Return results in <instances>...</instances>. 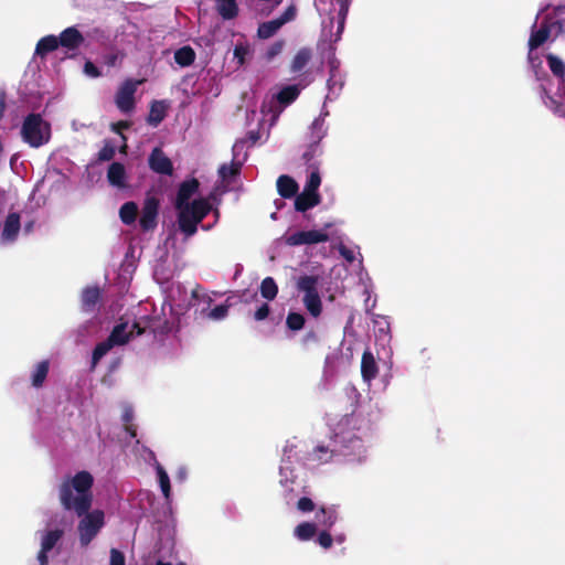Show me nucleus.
Segmentation results:
<instances>
[{
	"label": "nucleus",
	"mask_w": 565,
	"mask_h": 565,
	"mask_svg": "<svg viewBox=\"0 0 565 565\" xmlns=\"http://www.w3.org/2000/svg\"><path fill=\"white\" fill-rule=\"evenodd\" d=\"M311 60V51L309 49H301L295 55L291 63V72H301Z\"/></svg>",
	"instance_id": "nucleus-32"
},
{
	"label": "nucleus",
	"mask_w": 565,
	"mask_h": 565,
	"mask_svg": "<svg viewBox=\"0 0 565 565\" xmlns=\"http://www.w3.org/2000/svg\"><path fill=\"white\" fill-rule=\"evenodd\" d=\"M159 203L154 198H147L143 202L139 224L143 231L156 227Z\"/></svg>",
	"instance_id": "nucleus-17"
},
{
	"label": "nucleus",
	"mask_w": 565,
	"mask_h": 565,
	"mask_svg": "<svg viewBox=\"0 0 565 565\" xmlns=\"http://www.w3.org/2000/svg\"><path fill=\"white\" fill-rule=\"evenodd\" d=\"M329 116V111L326 109V105L322 107L321 114L317 117L311 126L309 132V139L315 147H318L319 142L326 137L328 128L326 126V118Z\"/></svg>",
	"instance_id": "nucleus-20"
},
{
	"label": "nucleus",
	"mask_w": 565,
	"mask_h": 565,
	"mask_svg": "<svg viewBox=\"0 0 565 565\" xmlns=\"http://www.w3.org/2000/svg\"><path fill=\"white\" fill-rule=\"evenodd\" d=\"M300 88L298 85H288L284 87L278 94L265 100L262 106V114L264 119L267 114H271L270 126L278 119L282 108L291 104L299 95Z\"/></svg>",
	"instance_id": "nucleus-8"
},
{
	"label": "nucleus",
	"mask_w": 565,
	"mask_h": 565,
	"mask_svg": "<svg viewBox=\"0 0 565 565\" xmlns=\"http://www.w3.org/2000/svg\"><path fill=\"white\" fill-rule=\"evenodd\" d=\"M233 158L232 162L235 163L236 167H243L247 159V152H246V141L238 140L233 146Z\"/></svg>",
	"instance_id": "nucleus-35"
},
{
	"label": "nucleus",
	"mask_w": 565,
	"mask_h": 565,
	"mask_svg": "<svg viewBox=\"0 0 565 565\" xmlns=\"http://www.w3.org/2000/svg\"><path fill=\"white\" fill-rule=\"evenodd\" d=\"M149 166L158 173L171 174L172 172V163L170 159L158 148L151 152L149 157Z\"/></svg>",
	"instance_id": "nucleus-21"
},
{
	"label": "nucleus",
	"mask_w": 565,
	"mask_h": 565,
	"mask_svg": "<svg viewBox=\"0 0 565 565\" xmlns=\"http://www.w3.org/2000/svg\"><path fill=\"white\" fill-rule=\"evenodd\" d=\"M84 73H85V75H87L88 77H92V78H96L100 75V72L97 68V66L89 61L86 62L84 65Z\"/></svg>",
	"instance_id": "nucleus-50"
},
{
	"label": "nucleus",
	"mask_w": 565,
	"mask_h": 565,
	"mask_svg": "<svg viewBox=\"0 0 565 565\" xmlns=\"http://www.w3.org/2000/svg\"><path fill=\"white\" fill-rule=\"evenodd\" d=\"M138 206L135 202H126L119 210V216L122 223L131 225L137 217Z\"/></svg>",
	"instance_id": "nucleus-31"
},
{
	"label": "nucleus",
	"mask_w": 565,
	"mask_h": 565,
	"mask_svg": "<svg viewBox=\"0 0 565 565\" xmlns=\"http://www.w3.org/2000/svg\"><path fill=\"white\" fill-rule=\"evenodd\" d=\"M57 38L60 45L67 52H72V56L84 43V36L76 26L66 28Z\"/></svg>",
	"instance_id": "nucleus-18"
},
{
	"label": "nucleus",
	"mask_w": 565,
	"mask_h": 565,
	"mask_svg": "<svg viewBox=\"0 0 565 565\" xmlns=\"http://www.w3.org/2000/svg\"><path fill=\"white\" fill-rule=\"evenodd\" d=\"M277 190L282 198H292L298 191V184L292 178L280 175L277 180Z\"/></svg>",
	"instance_id": "nucleus-24"
},
{
	"label": "nucleus",
	"mask_w": 565,
	"mask_h": 565,
	"mask_svg": "<svg viewBox=\"0 0 565 565\" xmlns=\"http://www.w3.org/2000/svg\"><path fill=\"white\" fill-rule=\"evenodd\" d=\"M166 116V105L163 102H153L148 115V122L158 126Z\"/></svg>",
	"instance_id": "nucleus-30"
},
{
	"label": "nucleus",
	"mask_w": 565,
	"mask_h": 565,
	"mask_svg": "<svg viewBox=\"0 0 565 565\" xmlns=\"http://www.w3.org/2000/svg\"><path fill=\"white\" fill-rule=\"evenodd\" d=\"M178 565H185L184 563H179Z\"/></svg>",
	"instance_id": "nucleus-62"
},
{
	"label": "nucleus",
	"mask_w": 565,
	"mask_h": 565,
	"mask_svg": "<svg viewBox=\"0 0 565 565\" xmlns=\"http://www.w3.org/2000/svg\"><path fill=\"white\" fill-rule=\"evenodd\" d=\"M318 544L323 548H330L333 543V539L328 531H321L317 537Z\"/></svg>",
	"instance_id": "nucleus-49"
},
{
	"label": "nucleus",
	"mask_w": 565,
	"mask_h": 565,
	"mask_svg": "<svg viewBox=\"0 0 565 565\" xmlns=\"http://www.w3.org/2000/svg\"><path fill=\"white\" fill-rule=\"evenodd\" d=\"M47 553L49 552H44L43 548L40 550L39 555H38V559L40 562V565H47L49 564Z\"/></svg>",
	"instance_id": "nucleus-54"
},
{
	"label": "nucleus",
	"mask_w": 565,
	"mask_h": 565,
	"mask_svg": "<svg viewBox=\"0 0 565 565\" xmlns=\"http://www.w3.org/2000/svg\"><path fill=\"white\" fill-rule=\"evenodd\" d=\"M305 317L303 315L295 311H289L286 317V327L290 331H300L305 327Z\"/></svg>",
	"instance_id": "nucleus-39"
},
{
	"label": "nucleus",
	"mask_w": 565,
	"mask_h": 565,
	"mask_svg": "<svg viewBox=\"0 0 565 565\" xmlns=\"http://www.w3.org/2000/svg\"><path fill=\"white\" fill-rule=\"evenodd\" d=\"M330 224H326L322 230L297 231L284 236L285 243L289 246L313 245L329 239L327 230Z\"/></svg>",
	"instance_id": "nucleus-11"
},
{
	"label": "nucleus",
	"mask_w": 565,
	"mask_h": 565,
	"mask_svg": "<svg viewBox=\"0 0 565 565\" xmlns=\"http://www.w3.org/2000/svg\"><path fill=\"white\" fill-rule=\"evenodd\" d=\"M317 533V524L312 522H302L295 527L294 534L300 541H309Z\"/></svg>",
	"instance_id": "nucleus-29"
},
{
	"label": "nucleus",
	"mask_w": 565,
	"mask_h": 565,
	"mask_svg": "<svg viewBox=\"0 0 565 565\" xmlns=\"http://www.w3.org/2000/svg\"><path fill=\"white\" fill-rule=\"evenodd\" d=\"M140 84L141 81L127 79L119 87L116 94V105L121 111L128 113L134 108V96Z\"/></svg>",
	"instance_id": "nucleus-14"
},
{
	"label": "nucleus",
	"mask_w": 565,
	"mask_h": 565,
	"mask_svg": "<svg viewBox=\"0 0 565 565\" xmlns=\"http://www.w3.org/2000/svg\"><path fill=\"white\" fill-rule=\"evenodd\" d=\"M157 473H158V479H159L161 491H162L164 498L169 499L170 491H171L169 476L160 465L157 466Z\"/></svg>",
	"instance_id": "nucleus-42"
},
{
	"label": "nucleus",
	"mask_w": 565,
	"mask_h": 565,
	"mask_svg": "<svg viewBox=\"0 0 565 565\" xmlns=\"http://www.w3.org/2000/svg\"><path fill=\"white\" fill-rule=\"evenodd\" d=\"M21 137L30 147L40 148L51 139V125L40 114H30L22 122Z\"/></svg>",
	"instance_id": "nucleus-7"
},
{
	"label": "nucleus",
	"mask_w": 565,
	"mask_h": 565,
	"mask_svg": "<svg viewBox=\"0 0 565 565\" xmlns=\"http://www.w3.org/2000/svg\"><path fill=\"white\" fill-rule=\"evenodd\" d=\"M321 184V177L319 169L317 167H310L309 175L305 185V190L311 192H318V189Z\"/></svg>",
	"instance_id": "nucleus-41"
},
{
	"label": "nucleus",
	"mask_w": 565,
	"mask_h": 565,
	"mask_svg": "<svg viewBox=\"0 0 565 565\" xmlns=\"http://www.w3.org/2000/svg\"><path fill=\"white\" fill-rule=\"evenodd\" d=\"M544 104L555 114L565 117V103L563 100H557L552 96H546L544 98Z\"/></svg>",
	"instance_id": "nucleus-43"
},
{
	"label": "nucleus",
	"mask_w": 565,
	"mask_h": 565,
	"mask_svg": "<svg viewBox=\"0 0 565 565\" xmlns=\"http://www.w3.org/2000/svg\"><path fill=\"white\" fill-rule=\"evenodd\" d=\"M546 60L551 72L559 79L561 83H563L565 75V65L563 61L554 54H548Z\"/></svg>",
	"instance_id": "nucleus-34"
},
{
	"label": "nucleus",
	"mask_w": 565,
	"mask_h": 565,
	"mask_svg": "<svg viewBox=\"0 0 565 565\" xmlns=\"http://www.w3.org/2000/svg\"><path fill=\"white\" fill-rule=\"evenodd\" d=\"M278 294V287L274 278L266 277L260 284V295L267 300H274Z\"/></svg>",
	"instance_id": "nucleus-36"
},
{
	"label": "nucleus",
	"mask_w": 565,
	"mask_h": 565,
	"mask_svg": "<svg viewBox=\"0 0 565 565\" xmlns=\"http://www.w3.org/2000/svg\"><path fill=\"white\" fill-rule=\"evenodd\" d=\"M143 332L140 326L136 322H120L111 331L107 340L98 343L93 351L92 369H95L97 363L116 345L126 344L135 335Z\"/></svg>",
	"instance_id": "nucleus-6"
},
{
	"label": "nucleus",
	"mask_w": 565,
	"mask_h": 565,
	"mask_svg": "<svg viewBox=\"0 0 565 565\" xmlns=\"http://www.w3.org/2000/svg\"><path fill=\"white\" fill-rule=\"evenodd\" d=\"M6 110V94L0 92V119L3 117Z\"/></svg>",
	"instance_id": "nucleus-55"
},
{
	"label": "nucleus",
	"mask_w": 565,
	"mask_h": 565,
	"mask_svg": "<svg viewBox=\"0 0 565 565\" xmlns=\"http://www.w3.org/2000/svg\"><path fill=\"white\" fill-rule=\"evenodd\" d=\"M269 315V306L267 303H263L254 313V318L257 321L265 320Z\"/></svg>",
	"instance_id": "nucleus-51"
},
{
	"label": "nucleus",
	"mask_w": 565,
	"mask_h": 565,
	"mask_svg": "<svg viewBox=\"0 0 565 565\" xmlns=\"http://www.w3.org/2000/svg\"><path fill=\"white\" fill-rule=\"evenodd\" d=\"M100 158H102V159H109V158H110V154H108V152H106V150H103V151L100 152Z\"/></svg>",
	"instance_id": "nucleus-57"
},
{
	"label": "nucleus",
	"mask_w": 565,
	"mask_h": 565,
	"mask_svg": "<svg viewBox=\"0 0 565 565\" xmlns=\"http://www.w3.org/2000/svg\"><path fill=\"white\" fill-rule=\"evenodd\" d=\"M341 428L339 431H334V436L328 446H317L315 454L318 460L327 462L334 454L351 455L349 449H355L362 447V440L356 437L351 429H347L344 426H337Z\"/></svg>",
	"instance_id": "nucleus-5"
},
{
	"label": "nucleus",
	"mask_w": 565,
	"mask_h": 565,
	"mask_svg": "<svg viewBox=\"0 0 565 565\" xmlns=\"http://www.w3.org/2000/svg\"><path fill=\"white\" fill-rule=\"evenodd\" d=\"M78 523L79 542L82 546H87L97 535L104 525V512L100 510H89L82 515Z\"/></svg>",
	"instance_id": "nucleus-10"
},
{
	"label": "nucleus",
	"mask_w": 565,
	"mask_h": 565,
	"mask_svg": "<svg viewBox=\"0 0 565 565\" xmlns=\"http://www.w3.org/2000/svg\"><path fill=\"white\" fill-rule=\"evenodd\" d=\"M156 565H172L170 562L158 561Z\"/></svg>",
	"instance_id": "nucleus-60"
},
{
	"label": "nucleus",
	"mask_w": 565,
	"mask_h": 565,
	"mask_svg": "<svg viewBox=\"0 0 565 565\" xmlns=\"http://www.w3.org/2000/svg\"><path fill=\"white\" fill-rule=\"evenodd\" d=\"M99 289L96 287H88L82 294V306L86 311L94 310L95 306L99 300Z\"/></svg>",
	"instance_id": "nucleus-28"
},
{
	"label": "nucleus",
	"mask_w": 565,
	"mask_h": 565,
	"mask_svg": "<svg viewBox=\"0 0 565 565\" xmlns=\"http://www.w3.org/2000/svg\"><path fill=\"white\" fill-rule=\"evenodd\" d=\"M134 426H129V425H126L125 428L127 431H129L131 434V436H135V431L131 430Z\"/></svg>",
	"instance_id": "nucleus-59"
},
{
	"label": "nucleus",
	"mask_w": 565,
	"mask_h": 565,
	"mask_svg": "<svg viewBox=\"0 0 565 565\" xmlns=\"http://www.w3.org/2000/svg\"><path fill=\"white\" fill-rule=\"evenodd\" d=\"M315 508V502L308 497H302L297 502V509L303 513L312 512Z\"/></svg>",
	"instance_id": "nucleus-46"
},
{
	"label": "nucleus",
	"mask_w": 565,
	"mask_h": 565,
	"mask_svg": "<svg viewBox=\"0 0 565 565\" xmlns=\"http://www.w3.org/2000/svg\"><path fill=\"white\" fill-rule=\"evenodd\" d=\"M94 479L88 471L77 472L71 481L60 486V501L65 510H73L78 516L85 514L92 507L90 489Z\"/></svg>",
	"instance_id": "nucleus-3"
},
{
	"label": "nucleus",
	"mask_w": 565,
	"mask_h": 565,
	"mask_svg": "<svg viewBox=\"0 0 565 565\" xmlns=\"http://www.w3.org/2000/svg\"><path fill=\"white\" fill-rule=\"evenodd\" d=\"M372 321L374 326L376 344L382 347V349L387 353V355H391L392 350L390 348V343L392 340V335L388 318L381 315H373Z\"/></svg>",
	"instance_id": "nucleus-15"
},
{
	"label": "nucleus",
	"mask_w": 565,
	"mask_h": 565,
	"mask_svg": "<svg viewBox=\"0 0 565 565\" xmlns=\"http://www.w3.org/2000/svg\"><path fill=\"white\" fill-rule=\"evenodd\" d=\"M32 226H33V223H31V222H30V223H28V224H25V226H24L25 232H26V233L31 232Z\"/></svg>",
	"instance_id": "nucleus-58"
},
{
	"label": "nucleus",
	"mask_w": 565,
	"mask_h": 565,
	"mask_svg": "<svg viewBox=\"0 0 565 565\" xmlns=\"http://www.w3.org/2000/svg\"><path fill=\"white\" fill-rule=\"evenodd\" d=\"M107 178L110 184L118 188H124L126 179L125 167L118 162L111 163L108 169Z\"/></svg>",
	"instance_id": "nucleus-25"
},
{
	"label": "nucleus",
	"mask_w": 565,
	"mask_h": 565,
	"mask_svg": "<svg viewBox=\"0 0 565 565\" xmlns=\"http://www.w3.org/2000/svg\"><path fill=\"white\" fill-rule=\"evenodd\" d=\"M317 527L330 529L337 522V513L332 509L320 508L316 513Z\"/></svg>",
	"instance_id": "nucleus-27"
},
{
	"label": "nucleus",
	"mask_w": 565,
	"mask_h": 565,
	"mask_svg": "<svg viewBox=\"0 0 565 565\" xmlns=\"http://www.w3.org/2000/svg\"><path fill=\"white\" fill-rule=\"evenodd\" d=\"M350 2L351 0H315L324 41L338 42L341 39Z\"/></svg>",
	"instance_id": "nucleus-4"
},
{
	"label": "nucleus",
	"mask_w": 565,
	"mask_h": 565,
	"mask_svg": "<svg viewBox=\"0 0 565 565\" xmlns=\"http://www.w3.org/2000/svg\"><path fill=\"white\" fill-rule=\"evenodd\" d=\"M320 203V195L318 192L305 190L295 199V207L299 212H306Z\"/></svg>",
	"instance_id": "nucleus-22"
},
{
	"label": "nucleus",
	"mask_w": 565,
	"mask_h": 565,
	"mask_svg": "<svg viewBox=\"0 0 565 565\" xmlns=\"http://www.w3.org/2000/svg\"><path fill=\"white\" fill-rule=\"evenodd\" d=\"M239 171L241 167H236L232 161L231 163H224L218 168L220 183L210 192V199L213 202H216V206L220 204L221 196L230 190L232 181Z\"/></svg>",
	"instance_id": "nucleus-12"
},
{
	"label": "nucleus",
	"mask_w": 565,
	"mask_h": 565,
	"mask_svg": "<svg viewBox=\"0 0 565 565\" xmlns=\"http://www.w3.org/2000/svg\"><path fill=\"white\" fill-rule=\"evenodd\" d=\"M249 54V47L246 44L238 43L234 47L233 56L237 64L242 66L245 63L246 56Z\"/></svg>",
	"instance_id": "nucleus-44"
},
{
	"label": "nucleus",
	"mask_w": 565,
	"mask_h": 565,
	"mask_svg": "<svg viewBox=\"0 0 565 565\" xmlns=\"http://www.w3.org/2000/svg\"><path fill=\"white\" fill-rule=\"evenodd\" d=\"M361 373L364 382H366L369 385L377 375V365L373 354L370 351H365L362 355Z\"/></svg>",
	"instance_id": "nucleus-23"
},
{
	"label": "nucleus",
	"mask_w": 565,
	"mask_h": 565,
	"mask_svg": "<svg viewBox=\"0 0 565 565\" xmlns=\"http://www.w3.org/2000/svg\"><path fill=\"white\" fill-rule=\"evenodd\" d=\"M228 305H218L209 311H202L203 316L213 321H221L228 315Z\"/></svg>",
	"instance_id": "nucleus-40"
},
{
	"label": "nucleus",
	"mask_w": 565,
	"mask_h": 565,
	"mask_svg": "<svg viewBox=\"0 0 565 565\" xmlns=\"http://www.w3.org/2000/svg\"><path fill=\"white\" fill-rule=\"evenodd\" d=\"M282 49H284V41H277V42L273 43L266 52V60L271 61L274 57H276L277 55H279L281 53Z\"/></svg>",
	"instance_id": "nucleus-47"
},
{
	"label": "nucleus",
	"mask_w": 565,
	"mask_h": 565,
	"mask_svg": "<svg viewBox=\"0 0 565 565\" xmlns=\"http://www.w3.org/2000/svg\"><path fill=\"white\" fill-rule=\"evenodd\" d=\"M330 65V77L328 79L327 86H328V94L326 96L324 104L327 102H331L335 99L343 87V77L338 71L339 67V61L334 57L329 60Z\"/></svg>",
	"instance_id": "nucleus-16"
},
{
	"label": "nucleus",
	"mask_w": 565,
	"mask_h": 565,
	"mask_svg": "<svg viewBox=\"0 0 565 565\" xmlns=\"http://www.w3.org/2000/svg\"><path fill=\"white\" fill-rule=\"evenodd\" d=\"M62 536H63L62 530L56 529V530L49 531L42 539L41 548H43L44 552H50L56 545V543L61 540Z\"/></svg>",
	"instance_id": "nucleus-38"
},
{
	"label": "nucleus",
	"mask_w": 565,
	"mask_h": 565,
	"mask_svg": "<svg viewBox=\"0 0 565 565\" xmlns=\"http://www.w3.org/2000/svg\"><path fill=\"white\" fill-rule=\"evenodd\" d=\"M199 186L200 183L196 179L186 180L180 184L177 194L178 225L186 237L196 233L198 225L210 212L214 214V223L203 225L204 231L211 230L218 220V210L214 207L216 202H213L210 195L191 201V198L198 193Z\"/></svg>",
	"instance_id": "nucleus-1"
},
{
	"label": "nucleus",
	"mask_w": 565,
	"mask_h": 565,
	"mask_svg": "<svg viewBox=\"0 0 565 565\" xmlns=\"http://www.w3.org/2000/svg\"><path fill=\"white\" fill-rule=\"evenodd\" d=\"M21 228L20 215L17 212H10L4 220L0 241L2 244L13 243Z\"/></svg>",
	"instance_id": "nucleus-19"
},
{
	"label": "nucleus",
	"mask_w": 565,
	"mask_h": 565,
	"mask_svg": "<svg viewBox=\"0 0 565 565\" xmlns=\"http://www.w3.org/2000/svg\"><path fill=\"white\" fill-rule=\"evenodd\" d=\"M60 46L58 38L55 35H46L42 38L35 47V54L44 56L49 52L56 50Z\"/></svg>",
	"instance_id": "nucleus-26"
},
{
	"label": "nucleus",
	"mask_w": 565,
	"mask_h": 565,
	"mask_svg": "<svg viewBox=\"0 0 565 565\" xmlns=\"http://www.w3.org/2000/svg\"><path fill=\"white\" fill-rule=\"evenodd\" d=\"M339 252H340L341 256L349 263H352L353 260H355L356 255H360L359 248L356 246L349 247L344 244H341L339 246Z\"/></svg>",
	"instance_id": "nucleus-45"
},
{
	"label": "nucleus",
	"mask_w": 565,
	"mask_h": 565,
	"mask_svg": "<svg viewBox=\"0 0 565 565\" xmlns=\"http://www.w3.org/2000/svg\"><path fill=\"white\" fill-rule=\"evenodd\" d=\"M562 34H565V4L541 10L532 25L529 39L530 62H533L534 50Z\"/></svg>",
	"instance_id": "nucleus-2"
},
{
	"label": "nucleus",
	"mask_w": 565,
	"mask_h": 565,
	"mask_svg": "<svg viewBox=\"0 0 565 565\" xmlns=\"http://www.w3.org/2000/svg\"><path fill=\"white\" fill-rule=\"evenodd\" d=\"M121 419L125 423H129L134 419V411H132L131 406H129L127 404L122 405Z\"/></svg>",
	"instance_id": "nucleus-52"
},
{
	"label": "nucleus",
	"mask_w": 565,
	"mask_h": 565,
	"mask_svg": "<svg viewBox=\"0 0 565 565\" xmlns=\"http://www.w3.org/2000/svg\"><path fill=\"white\" fill-rule=\"evenodd\" d=\"M195 53L190 46H183L175 51L174 61L182 67L189 66L194 62Z\"/></svg>",
	"instance_id": "nucleus-33"
},
{
	"label": "nucleus",
	"mask_w": 565,
	"mask_h": 565,
	"mask_svg": "<svg viewBox=\"0 0 565 565\" xmlns=\"http://www.w3.org/2000/svg\"><path fill=\"white\" fill-rule=\"evenodd\" d=\"M260 4H263L268 12H271L277 7H279L284 0H257Z\"/></svg>",
	"instance_id": "nucleus-53"
},
{
	"label": "nucleus",
	"mask_w": 565,
	"mask_h": 565,
	"mask_svg": "<svg viewBox=\"0 0 565 565\" xmlns=\"http://www.w3.org/2000/svg\"><path fill=\"white\" fill-rule=\"evenodd\" d=\"M297 288L303 292L302 303L309 315L318 318L322 312V301L318 292V278L302 276L297 281Z\"/></svg>",
	"instance_id": "nucleus-9"
},
{
	"label": "nucleus",
	"mask_w": 565,
	"mask_h": 565,
	"mask_svg": "<svg viewBox=\"0 0 565 565\" xmlns=\"http://www.w3.org/2000/svg\"><path fill=\"white\" fill-rule=\"evenodd\" d=\"M127 127H128L127 122H118L113 126V129L118 132L121 128H127Z\"/></svg>",
	"instance_id": "nucleus-56"
},
{
	"label": "nucleus",
	"mask_w": 565,
	"mask_h": 565,
	"mask_svg": "<svg viewBox=\"0 0 565 565\" xmlns=\"http://www.w3.org/2000/svg\"><path fill=\"white\" fill-rule=\"evenodd\" d=\"M250 139H252V142H256L257 138L254 136V134H250Z\"/></svg>",
	"instance_id": "nucleus-61"
},
{
	"label": "nucleus",
	"mask_w": 565,
	"mask_h": 565,
	"mask_svg": "<svg viewBox=\"0 0 565 565\" xmlns=\"http://www.w3.org/2000/svg\"><path fill=\"white\" fill-rule=\"evenodd\" d=\"M109 565H126L124 553L117 548H111Z\"/></svg>",
	"instance_id": "nucleus-48"
},
{
	"label": "nucleus",
	"mask_w": 565,
	"mask_h": 565,
	"mask_svg": "<svg viewBox=\"0 0 565 565\" xmlns=\"http://www.w3.org/2000/svg\"><path fill=\"white\" fill-rule=\"evenodd\" d=\"M297 8L291 4L276 19L263 22L259 24L257 35L260 39H269L273 36L282 25L291 22L296 19Z\"/></svg>",
	"instance_id": "nucleus-13"
},
{
	"label": "nucleus",
	"mask_w": 565,
	"mask_h": 565,
	"mask_svg": "<svg viewBox=\"0 0 565 565\" xmlns=\"http://www.w3.org/2000/svg\"><path fill=\"white\" fill-rule=\"evenodd\" d=\"M49 373V361H42L36 364L33 373H32V385L34 387L42 386L46 375Z\"/></svg>",
	"instance_id": "nucleus-37"
}]
</instances>
